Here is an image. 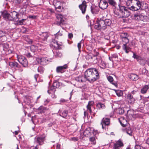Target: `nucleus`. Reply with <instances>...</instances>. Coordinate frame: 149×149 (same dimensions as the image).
I'll return each mask as SVG.
<instances>
[{"mask_svg":"<svg viewBox=\"0 0 149 149\" xmlns=\"http://www.w3.org/2000/svg\"><path fill=\"white\" fill-rule=\"evenodd\" d=\"M84 76L86 80L90 83H93L99 79V74L95 68H90L85 72Z\"/></svg>","mask_w":149,"mask_h":149,"instance_id":"1","label":"nucleus"},{"mask_svg":"<svg viewBox=\"0 0 149 149\" xmlns=\"http://www.w3.org/2000/svg\"><path fill=\"white\" fill-rule=\"evenodd\" d=\"M119 9L118 10L119 12L120 17L121 18H126L129 16L130 13L129 10H130L129 8H126L124 6L118 4Z\"/></svg>","mask_w":149,"mask_h":149,"instance_id":"2","label":"nucleus"},{"mask_svg":"<svg viewBox=\"0 0 149 149\" xmlns=\"http://www.w3.org/2000/svg\"><path fill=\"white\" fill-rule=\"evenodd\" d=\"M94 28L95 29L100 31L104 30L107 29L102 18H98L97 19L96 23L94 25Z\"/></svg>","mask_w":149,"mask_h":149,"instance_id":"3","label":"nucleus"},{"mask_svg":"<svg viewBox=\"0 0 149 149\" xmlns=\"http://www.w3.org/2000/svg\"><path fill=\"white\" fill-rule=\"evenodd\" d=\"M123 42V49L126 53H128L131 50V48L127 45V44L129 42V40L127 38L121 39Z\"/></svg>","mask_w":149,"mask_h":149,"instance_id":"4","label":"nucleus"},{"mask_svg":"<svg viewBox=\"0 0 149 149\" xmlns=\"http://www.w3.org/2000/svg\"><path fill=\"white\" fill-rule=\"evenodd\" d=\"M17 60L20 63L23 67H26L28 65V61L26 58L22 55L17 54Z\"/></svg>","mask_w":149,"mask_h":149,"instance_id":"5","label":"nucleus"},{"mask_svg":"<svg viewBox=\"0 0 149 149\" xmlns=\"http://www.w3.org/2000/svg\"><path fill=\"white\" fill-rule=\"evenodd\" d=\"M56 24L58 25L65 24V17L61 14H58L56 16Z\"/></svg>","mask_w":149,"mask_h":149,"instance_id":"6","label":"nucleus"},{"mask_svg":"<svg viewBox=\"0 0 149 149\" xmlns=\"http://www.w3.org/2000/svg\"><path fill=\"white\" fill-rule=\"evenodd\" d=\"M38 63L43 65H45L48 64L50 61L47 58H39L37 59Z\"/></svg>","mask_w":149,"mask_h":149,"instance_id":"7","label":"nucleus"},{"mask_svg":"<svg viewBox=\"0 0 149 149\" xmlns=\"http://www.w3.org/2000/svg\"><path fill=\"white\" fill-rule=\"evenodd\" d=\"M96 59V61H95V62L98 63L100 65V68L104 69L106 67V64L104 61L102 60L101 57H97Z\"/></svg>","mask_w":149,"mask_h":149,"instance_id":"8","label":"nucleus"},{"mask_svg":"<svg viewBox=\"0 0 149 149\" xmlns=\"http://www.w3.org/2000/svg\"><path fill=\"white\" fill-rule=\"evenodd\" d=\"M108 6V3L106 0H100L99 6L101 9H105L107 8Z\"/></svg>","mask_w":149,"mask_h":149,"instance_id":"9","label":"nucleus"},{"mask_svg":"<svg viewBox=\"0 0 149 149\" xmlns=\"http://www.w3.org/2000/svg\"><path fill=\"white\" fill-rule=\"evenodd\" d=\"M45 137L40 136L36 137L35 139V143H38L39 145H41L44 143Z\"/></svg>","mask_w":149,"mask_h":149,"instance_id":"10","label":"nucleus"},{"mask_svg":"<svg viewBox=\"0 0 149 149\" xmlns=\"http://www.w3.org/2000/svg\"><path fill=\"white\" fill-rule=\"evenodd\" d=\"M134 1L136 2V5L137 7H135L134 6H132L130 7H129V9L133 11H137L139 9L141 5V4L140 1L139 0H134Z\"/></svg>","mask_w":149,"mask_h":149,"instance_id":"11","label":"nucleus"},{"mask_svg":"<svg viewBox=\"0 0 149 149\" xmlns=\"http://www.w3.org/2000/svg\"><path fill=\"white\" fill-rule=\"evenodd\" d=\"M124 146V144L120 140H119L114 143L113 149H121V147Z\"/></svg>","mask_w":149,"mask_h":149,"instance_id":"12","label":"nucleus"},{"mask_svg":"<svg viewBox=\"0 0 149 149\" xmlns=\"http://www.w3.org/2000/svg\"><path fill=\"white\" fill-rule=\"evenodd\" d=\"M80 10L81 11L82 13L84 14L86 12L87 8L86 2L85 1H84L79 6Z\"/></svg>","mask_w":149,"mask_h":149,"instance_id":"13","label":"nucleus"},{"mask_svg":"<svg viewBox=\"0 0 149 149\" xmlns=\"http://www.w3.org/2000/svg\"><path fill=\"white\" fill-rule=\"evenodd\" d=\"M110 124L109 119L108 118H104L102 120L101 124L102 125V128L104 129L106 125H108Z\"/></svg>","mask_w":149,"mask_h":149,"instance_id":"14","label":"nucleus"},{"mask_svg":"<svg viewBox=\"0 0 149 149\" xmlns=\"http://www.w3.org/2000/svg\"><path fill=\"white\" fill-rule=\"evenodd\" d=\"M68 68L67 64H65L63 66H58L56 68V71L57 73H63L64 72V70L67 69Z\"/></svg>","mask_w":149,"mask_h":149,"instance_id":"15","label":"nucleus"},{"mask_svg":"<svg viewBox=\"0 0 149 149\" xmlns=\"http://www.w3.org/2000/svg\"><path fill=\"white\" fill-rule=\"evenodd\" d=\"M108 2L109 4L112 6L115 10H118V8L117 7L118 6V5L115 0H108Z\"/></svg>","mask_w":149,"mask_h":149,"instance_id":"16","label":"nucleus"},{"mask_svg":"<svg viewBox=\"0 0 149 149\" xmlns=\"http://www.w3.org/2000/svg\"><path fill=\"white\" fill-rule=\"evenodd\" d=\"M126 98L128 102L131 104H134L136 100L131 93H128L127 95Z\"/></svg>","mask_w":149,"mask_h":149,"instance_id":"17","label":"nucleus"},{"mask_svg":"<svg viewBox=\"0 0 149 149\" xmlns=\"http://www.w3.org/2000/svg\"><path fill=\"white\" fill-rule=\"evenodd\" d=\"M9 65L12 68H13L16 70L20 68V66L15 61L10 62L9 63Z\"/></svg>","mask_w":149,"mask_h":149,"instance_id":"18","label":"nucleus"},{"mask_svg":"<svg viewBox=\"0 0 149 149\" xmlns=\"http://www.w3.org/2000/svg\"><path fill=\"white\" fill-rule=\"evenodd\" d=\"M94 104V102L93 101H89L86 106L87 111H89L91 114L92 113L91 108Z\"/></svg>","mask_w":149,"mask_h":149,"instance_id":"19","label":"nucleus"},{"mask_svg":"<svg viewBox=\"0 0 149 149\" xmlns=\"http://www.w3.org/2000/svg\"><path fill=\"white\" fill-rule=\"evenodd\" d=\"M75 80L79 82H84L86 80L85 76H80L77 77Z\"/></svg>","mask_w":149,"mask_h":149,"instance_id":"20","label":"nucleus"},{"mask_svg":"<svg viewBox=\"0 0 149 149\" xmlns=\"http://www.w3.org/2000/svg\"><path fill=\"white\" fill-rule=\"evenodd\" d=\"M11 20H16L17 19L19 18V14L15 11H13L11 13L10 15Z\"/></svg>","mask_w":149,"mask_h":149,"instance_id":"21","label":"nucleus"},{"mask_svg":"<svg viewBox=\"0 0 149 149\" xmlns=\"http://www.w3.org/2000/svg\"><path fill=\"white\" fill-rule=\"evenodd\" d=\"M49 36L48 33L47 32H43L40 34V38L43 41H46Z\"/></svg>","mask_w":149,"mask_h":149,"instance_id":"22","label":"nucleus"},{"mask_svg":"<svg viewBox=\"0 0 149 149\" xmlns=\"http://www.w3.org/2000/svg\"><path fill=\"white\" fill-rule=\"evenodd\" d=\"M134 18L136 20H143L144 16L139 13H135L134 15Z\"/></svg>","mask_w":149,"mask_h":149,"instance_id":"23","label":"nucleus"},{"mask_svg":"<svg viewBox=\"0 0 149 149\" xmlns=\"http://www.w3.org/2000/svg\"><path fill=\"white\" fill-rule=\"evenodd\" d=\"M119 121L121 125L123 127L126 126L127 123V120L123 118L119 119Z\"/></svg>","mask_w":149,"mask_h":149,"instance_id":"24","label":"nucleus"},{"mask_svg":"<svg viewBox=\"0 0 149 149\" xmlns=\"http://www.w3.org/2000/svg\"><path fill=\"white\" fill-rule=\"evenodd\" d=\"M91 12L93 14H97L99 11L98 8L95 6H91Z\"/></svg>","mask_w":149,"mask_h":149,"instance_id":"25","label":"nucleus"},{"mask_svg":"<svg viewBox=\"0 0 149 149\" xmlns=\"http://www.w3.org/2000/svg\"><path fill=\"white\" fill-rule=\"evenodd\" d=\"M129 78L133 81H136L139 79L138 75L132 73L129 76Z\"/></svg>","mask_w":149,"mask_h":149,"instance_id":"26","label":"nucleus"},{"mask_svg":"<svg viewBox=\"0 0 149 149\" xmlns=\"http://www.w3.org/2000/svg\"><path fill=\"white\" fill-rule=\"evenodd\" d=\"M3 18L6 20H11L10 15L8 13H4L2 15Z\"/></svg>","mask_w":149,"mask_h":149,"instance_id":"27","label":"nucleus"},{"mask_svg":"<svg viewBox=\"0 0 149 149\" xmlns=\"http://www.w3.org/2000/svg\"><path fill=\"white\" fill-rule=\"evenodd\" d=\"M93 56V54L92 53H90L86 56V58L87 60L92 61L94 59Z\"/></svg>","mask_w":149,"mask_h":149,"instance_id":"28","label":"nucleus"},{"mask_svg":"<svg viewBox=\"0 0 149 149\" xmlns=\"http://www.w3.org/2000/svg\"><path fill=\"white\" fill-rule=\"evenodd\" d=\"M104 23L106 27V29L107 26H110L112 24V21L111 20L109 19H106L104 20Z\"/></svg>","mask_w":149,"mask_h":149,"instance_id":"29","label":"nucleus"},{"mask_svg":"<svg viewBox=\"0 0 149 149\" xmlns=\"http://www.w3.org/2000/svg\"><path fill=\"white\" fill-rule=\"evenodd\" d=\"M96 107L99 109H104L105 108V105L103 104L100 102H99L97 104Z\"/></svg>","mask_w":149,"mask_h":149,"instance_id":"30","label":"nucleus"},{"mask_svg":"<svg viewBox=\"0 0 149 149\" xmlns=\"http://www.w3.org/2000/svg\"><path fill=\"white\" fill-rule=\"evenodd\" d=\"M149 88L148 86L147 85H145L141 89V92L142 94H145L146 93Z\"/></svg>","mask_w":149,"mask_h":149,"instance_id":"31","label":"nucleus"},{"mask_svg":"<svg viewBox=\"0 0 149 149\" xmlns=\"http://www.w3.org/2000/svg\"><path fill=\"white\" fill-rule=\"evenodd\" d=\"M107 79L109 81L111 84L114 86H116V84L114 82L113 78L111 76H109L107 77Z\"/></svg>","mask_w":149,"mask_h":149,"instance_id":"32","label":"nucleus"},{"mask_svg":"<svg viewBox=\"0 0 149 149\" xmlns=\"http://www.w3.org/2000/svg\"><path fill=\"white\" fill-rule=\"evenodd\" d=\"M54 53L55 56L56 57H61L62 56V53L58 50H56Z\"/></svg>","mask_w":149,"mask_h":149,"instance_id":"33","label":"nucleus"},{"mask_svg":"<svg viewBox=\"0 0 149 149\" xmlns=\"http://www.w3.org/2000/svg\"><path fill=\"white\" fill-rule=\"evenodd\" d=\"M30 48L31 51L33 53L36 52L37 50L38 49V47L37 46L33 45L30 46Z\"/></svg>","mask_w":149,"mask_h":149,"instance_id":"34","label":"nucleus"},{"mask_svg":"<svg viewBox=\"0 0 149 149\" xmlns=\"http://www.w3.org/2000/svg\"><path fill=\"white\" fill-rule=\"evenodd\" d=\"M129 36V35L127 33H121L120 35V38L121 39L127 38Z\"/></svg>","mask_w":149,"mask_h":149,"instance_id":"35","label":"nucleus"},{"mask_svg":"<svg viewBox=\"0 0 149 149\" xmlns=\"http://www.w3.org/2000/svg\"><path fill=\"white\" fill-rule=\"evenodd\" d=\"M96 137L94 136H92L89 138L90 141L92 142L94 144H95L96 143Z\"/></svg>","mask_w":149,"mask_h":149,"instance_id":"36","label":"nucleus"},{"mask_svg":"<svg viewBox=\"0 0 149 149\" xmlns=\"http://www.w3.org/2000/svg\"><path fill=\"white\" fill-rule=\"evenodd\" d=\"M53 85V86L56 88H58L60 86V83L57 81H56L54 82Z\"/></svg>","mask_w":149,"mask_h":149,"instance_id":"37","label":"nucleus"},{"mask_svg":"<svg viewBox=\"0 0 149 149\" xmlns=\"http://www.w3.org/2000/svg\"><path fill=\"white\" fill-rule=\"evenodd\" d=\"M55 9L58 12H60L62 11V9L61 8V5L59 6H56Z\"/></svg>","mask_w":149,"mask_h":149,"instance_id":"38","label":"nucleus"},{"mask_svg":"<svg viewBox=\"0 0 149 149\" xmlns=\"http://www.w3.org/2000/svg\"><path fill=\"white\" fill-rule=\"evenodd\" d=\"M45 108L42 106H40L38 109V110L39 111L40 113H42L44 112V110Z\"/></svg>","mask_w":149,"mask_h":149,"instance_id":"39","label":"nucleus"},{"mask_svg":"<svg viewBox=\"0 0 149 149\" xmlns=\"http://www.w3.org/2000/svg\"><path fill=\"white\" fill-rule=\"evenodd\" d=\"M117 112L119 114H122L124 113V110L123 108H119L117 110Z\"/></svg>","mask_w":149,"mask_h":149,"instance_id":"40","label":"nucleus"},{"mask_svg":"<svg viewBox=\"0 0 149 149\" xmlns=\"http://www.w3.org/2000/svg\"><path fill=\"white\" fill-rule=\"evenodd\" d=\"M38 71L40 73H42L44 71V68L42 66H39L37 68Z\"/></svg>","mask_w":149,"mask_h":149,"instance_id":"41","label":"nucleus"},{"mask_svg":"<svg viewBox=\"0 0 149 149\" xmlns=\"http://www.w3.org/2000/svg\"><path fill=\"white\" fill-rule=\"evenodd\" d=\"M68 111H64L62 113V115H61L63 117L65 118L67 116Z\"/></svg>","mask_w":149,"mask_h":149,"instance_id":"42","label":"nucleus"},{"mask_svg":"<svg viewBox=\"0 0 149 149\" xmlns=\"http://www.w3.org/2000/svg\"><path fill=\"white\" fill-rule=\"evenodd\" d=\"M132 57L136 59L137 61H138L139 60H140L141 58V57L140 56L136 55L134 53H133V54Z\"/></svg>","mask_w":149,"mask_h":149,"instance_id":"43","label":"nucleus"},{"mask_svg":"<svg viewBox=\"0 0 149 149\" xmlns=\"http://www.w3.org/2000/svg\"><path fill=\"white\" fill-rule=\"evenodd\" d=\"M117 95L118 97L121 96L123 95V92L120 91H118L116 92Z\"/></svg>","mask_w":149,"mask_h":149,"instance_id":"44","label":"nucleus"},{"mask_svg":"<svg viewBox=\"0 0 149 149\" xmlns=\"http://www.w3.org/2000/svg\"><path fill=\"white\" fill-rule=\"evenodd\" d=\"M13 2L17 5L20 4L22 2V0H13Z\"/></svg>","mask_w":149,"mask_h":149,"instance_id":"45","label":"nucleus"},{"mask_svg":"<svg viewBox=\"0 0 149 149\" xmlns=\"http://www.w3.org/2000/svg\"><path fill=\"white\" fill-rule=\"evenodd\" d=\"M26 19H22L21 20H18L17 24L19 25H22L23 24L24 22Z\"/></svg>","mask_w":149,"mask_h":149,"instance_id":"46","label":"nucleus"},{"mask_svg":"<svg viewBox=\"0 0 149 149\" xmlns=\"http://www.w3.org/2000/svg\"><path fill=\"white\" fill-rule=\"evenodd\" d=\"M126 132L127 134H128L130 136H132V132L130 128H128V129H127V130H126Z\"/></svg>","mask_w":149,"mask_h":149,"instance_id":"47","label":"nucleus"},{"mask_svg":"<svg viewBox=\"0 0 149 149\" xmlns=\"http://www.w3.org/2000/svg\"><path fill=\"white\" fill-rule=\"evenodd\" d=\"M140 99H139V100L142 101L143 103H145L146 102V99L141 95H140Z\"/></svg>","mask_w":149,"mask_h":149,"instance_id":"48","label":"nucleus"},{"mask_svg":"<svg viewBox=\"0 0 149 149\" xmlns=\"http://www.w3.org/2000/svg\"><path fill=\"white\" fill-rule=\"evenodd\" d=\"M135 149H141L144 148L143 147L140 145L136 144L135 146Z\"/></svg>","mask_w":149,"mask_h":149,"instance_id":"49","label":"nucleus"},{"mask_svg":"<svg viewBox=\"0 0 149 149\" xmlns=\"http://www.w3.org/2000/svg\"><path fill=\"white\" fill-rule=\"evenodd\" d=\"M81 42L82 40L80 41L77 44V47L79 52L80 51V49L81 47Z\"/></svg>","mask_w":149,"mask_h":149,"instance_id":"50","label":"nucleus"},{"mask_svg":"<svg viewBox=\"0 0 149 149\" xmlns=\"http://www.w3.org/2000/svg\"><path fill=\"white\" fill-rule=\"evenodd\" d=\"M90 130V128H88L84 132V133H87V134H88L90 133V132L89 131Z\"/></svg>","mask_w":149,"mask_h":149,"instance_id":"51","label":"nucleus"},{"mask_svg":"<svg viewBox=\"0 0 149 149\" xmlns=\"http://www.w3.org/2000/svg\"><path fill=\"white\" fill-rule=\"evenodd\" d=\"M56 88L55 87L53 86H52L50 88V90L54 92L56 91V90H55Z\"/></svg>","mask_w":149,"mask_h":149,"instance_id":"52","label":"nucleus"},{"mask_svg":"<svg viewBox=\"0 0 149 149\" xmlns=\"http://www.w3.org/2000/svg\"><path fill=\"white\" fill-rule=\"evenodd\" d=\"M33 54H31V53H28L26 54V55L28 57H32V55Z\"/></svg>","mask_w":149,"mask_h":149,"instance_id":"53","label":"nucleus"},{"mask_svg":"<svg viewBox=\"0 0 149 149\" xmlns=\"http://www.w3.org/2000/svg\"><path fill=\"white\" fill-rule=\"evenodd\" d=\"M99 53L97 52H96V53H95V54L94 55H94V56H93V57L94 58H95V57H96V58L97 57H100V56H99Z\"/></svg>","mask_w":149,"mask_h":149,"instance_id":"54","label":"nucleus"},{"mask_svg":"<svg viewBox=\"0 0 149 149\" xmlns=\"http://www.w3.org/2000/svg\"><path fill=\"white\" fill-rule=\"evenodd\" d=\"M4 35V33L2 31L0 30V37H2Z\"/></svg>","mask_w":149,"mask_h":149,"instance_id":"55","label":"nucleus"},{"mask_svg":"<svg viewBox=\"0 0 149 149\" xmlns=\"http://www.w3.org/2000/svg\"><path fill=\"white\" fill-rule=\"evenodd\" d=\"M29 18L35 19L36 18V16L35 15H29Z\"/></svg>","mask_w":149,"mask_h":149,"instance_id":"56","label":"nucleus"},{"mask_svg":"<svg viewBox=\"0 0 149 149\" xmlns=\"http://www.w3.org/2000/svg\"><path fill=\"white\" fill-rule=\"evenodd\" d=\"M118 57V55L116 54H113L112 55V58H116Z\"/></svg>","mask_w":149,"mask_h":149,"instance_id":"57","label":"nucleus"},{"mask_svg":"<svg viewBox=\"0 0 149 149\" xmlns=\"http://www.w3.org/2000/svg\"><path fill=\"white\" fill-rule=\"evenodd\" d=\"M62 3L59 1L57 2V3L54 5V6L55 8H56V6H59V5H61Z\"/></svg>","mask_w":149,"mask_h":149,"instance_id":"58","label":"nucleus"},{"mask_svg":"<svg viewBox=\"0 0 149 149\" xmlns=\"http://www.w3.org/2000/svg\"><path fill=\"white\" fill-rule=\"evenodd\" d=\"M39 75V74H36L34 75V78H35L36 81H37V79L38 78V77Z\"/></svg>","mask_w":149,"mask_h":149,"instance_id":"59","label":"nucleus"},{"mask_svg":"<svg viewBox=\"0 0 149 149\" xmlns=\"http://www.w3.org/2000/svg\"><path fill=\"white\" fill-rule=\"evenodd\" d=\"M69 38H71L73 36V35L72 33H70L68 34V35Z\"/></svg>","mask_w":149,"mask_h":149,"instance_id":"60","label":"nucleus"},{"mask_svg":"<svg viewBox=\"0 0 149 149\" xmlns=\"http://www.w3.org/2000/svg\"><path fill=\"white\" fill-rule=\"evenodd\" d=\"M136 93V91L135 90H133L131 93H131L132 95H134Z\"/></svg>","mask_w":149,"mask_h":149,"instance_id":"61","label":"nucleus"},{"mask_svg":"<svg viewBox=\"0 0 149 149\" xmlns=\"http://www.w3.org/2000/svg\"><path fill=\"white\" fill-rule=\"evenodd\" d=\"M60 146H61L59 144L57 143L56 145V149H60Z\"/></svg>","mask_w":149,"mask_h":149,"instance_id":"62","label":"nucleus"},{"mask_svg":"<svg viewBox=\"0 0 149 149\" xmlns=\"http://www.w3.org/2000/svg\"><path fill=\"white\" fill-rule=\"evenodd\" d=\"M48 11L51 13H53L54 11L52 9L49 8L48 9Z\"/></svg>","mask_w":149,"mask_h":149,"instance_id":"63","label":"nucleus"},{"mask_svg":"<svg viewBox=\"0 0 149 149\" xmlns=\"http://www.w3.org/2000/svg\"><path fill=\"white\" fill-rule=\"evenodd\" d=\"M104 38L105 39L109 40L110 38V37L109 36H105L104 37Z\"/></svg>","mask_w":149,"mask_h":149,"instance_id":"64","label":"nucleus"}]
</instances>
